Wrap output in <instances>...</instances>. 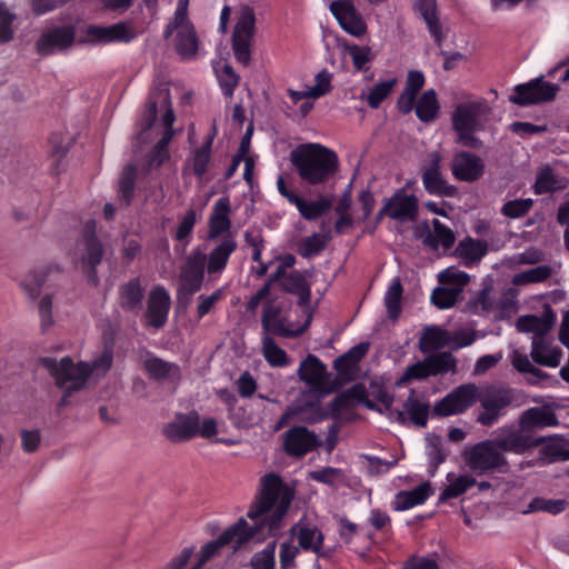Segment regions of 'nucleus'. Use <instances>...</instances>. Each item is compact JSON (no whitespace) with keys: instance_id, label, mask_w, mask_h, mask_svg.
Segmentation results:
<instances>
[{"instance_id":"7ed1b4c3","label":"nucleus","mask_w":569,"mask_h":569,"mask_svg":"<svg viewBox=\"0 0 569 569\" xmlns=\"http://www.w3.org/2000/svg\"><path fill=\"white\" fill-rule=\"evenodd\" d=\"M477 401L481 411L478 412L476 421L483 427H492L516 401V390L502 385L478 387Z\"/></svg>"},{"instance_id":"f8f14e48","label":"nucleus","mask_w":569,"mask_h":569,"mask_svg":"<svg viewBox=\"0 0 569 569\" xmlns=\"http://www.w3.org/2000/svg\"><path fill=\"white\" fill-rule=\"evenodd\" d=\"M158 104L166 108V111L162 116V123L167 130H173L172 124L174 122V113L171 107L170 93L167 88H157L148 97L147 100V110L143 113L141 119V130L138 134V138L141 139L143 133L147 132L154 123L157 118V108Z\"/></svg>"},{"instance_id":"2f4dec72","label":"nucleus","mask_w":569,"mask_h":569,"mask_svg":"<svg viewBox=\"0 0 569 569\" xmlns=\"http://www.w3.org/2000/svg\"><path fill=\"white\" fill-rule=\"evenodd\" d=\"M143 369L152 380H176L180 378V368L172 362L151 356L143 361Z\"/></svg>"},{"instance_id":"2eb2a0df","label":"nucleus","mask_w":569,"mask_h":569,"mask_svg":"<svg viewBox=\"0 0 569 569\" xmlns=\"http://www.w3.org/2000/svg\"><path fill=\"white\" fill-rule=\"evenodd\" d=\"M485 172L483 160L469 151H459L453 154L451 160V173L465 182H475L479 180Z\"/></svg>"},{"instance_id":"79ce46f5","label":"nucleus","mask_w":569,"mask_h":569,"mask_svg":"<svg viewBox=\"0 0 569 569\" xmlns=\"http://www.w3.org/2000/svg\"><path fill=\"white\" fill-rule=\"evenodd\" d=\"M119 303L126 310H133L141 306L143 299V289L138 278L131 279L119 289Z\"/></svg>"},{"instance_id":"58836bf2","label":"nucleus","mask_w":569,"mask_h":569,"mask_svg":"<svg viewBox=\"0 0 569 569\" xmlns=\"http://www.w3.org/2000/svg\"><path fill=\"white\" fill-rule=\"evenodd\" d=\"M113 361L112 346H104L102 352L91 363L78 362L73 363V368L86 371V382L92 373L104 376L111 368Z\"/></svg>"},{"instance_id":"c85d7f7f","label":"nucleus","mask_w":569,"mask_h":569,"mask_svg":"<svg viewBox=\"0 0 569 569\" xmlns=\"http://www.w3.org/2000/svg\"><path fill=\"white\" fill-rule=\"evenodd\" d=\"M558 423L556 413L546 407L529 408L520 417V427L526 431L557 426Z\"/></svg>"},{"instance_id":"774afa93","label":"nucleus","mask_w":569,"mask_h":569,"mask_svg":"<svg viewBox=\"0 0 569 569\" xmlns=\"http://www.w3.org/2000/svg\"><path fill=\"white\" fill-rule=\"evenodd\" d=\"M38 311L41 322V329L42 331H47L50 327L53 325V317H52V296L51 295H44L39 303H38Z\"/></svg>"},{"instance_id":"e2e57ef3","label":"nucleus","mask_w":569,"mask_h":569,"mask_svg":"<svg viewBox=\"0 0 569 569\" xmlns=\"http://www.w3.org/2000/svg\"><path fill=\"white\" fill-rule=\"evenodd\" d=\"M533 201L532 199H515L507 201L502 208L501 213L505 217L517 219L526 216L532 208Z\"/></svg>"},{"instance_id":"c9c22d12","label":"nucleus","mask_w":569,"mask_h":569,"mask_svg":"<svg viewBox=\"0 0 569 569\" xmlns=\"http://www.w3.org/2000/svg\"><path fill=\"white\" fill-rule=\"evenodd\" d=\"M440 111L437 92L433 89L426 90L417 100L415 112L417 118L425 123L433 122Z\"/></svg>"},{"instance_id":"4be33fe9","label":"nucleus","mask_w":569,"mask_h":569,"mask_svg":"<svg viewBox=\"0 0 569 569\" xmlns=\"http://www.w3.org/2000/svg\"><path fill=\"white\" fill-rule=\"evenodd\" d=\"M390 209V219L400 222L415 221L418 217V198L415 194H406L403 189L397 190L386 199Z\"/></svg>"},{"instance_id":"b1692460","label":"nucleus","mask_w":569,"mask_h":569,"mask_svg":"<svg viewBox=\"0 0 569 569\" xmlns=\"http://www.w3.org/2000/svg\"><path fill=\"white\" fill-rule=\"evenodd\" d=\"M556 322V315L550 308H547L541 317L535 315L521 316L516 321V328L519 332H531L535 337L546 338Z\"/></svg>"},{"instance_id":"3c124183","label":"nucleus","mask_w":569,"mask_h":569,"mask_svg":"<svg viewBox=\"0 0 569 569\" xmlns=\"http://www.w3.org/2000/svg\"><path fill=\"white\" fill-rule=\"evenodd\" d=\"M16 20L17 14L8 8L6 2H0V44H7L14 39Z\"/></svg>"},{"instance_id":"cd10ccee","label":"nucleus","mask_w":569,"mask_h":569,"mask_svg":"<svg viewBox=\"0 0 569 569\" xmlns=\"http://www.w3.org/2000/svg\"><path fill=\"white\" fill-rule=\"evenodd\" d=\"M561 355V350L557 347H551L547 338H532L530 356L537 365L556 368L560 363Z\"/></svg>"},{"instance_id":"4468645a","label":"nucleus","mask_w":569,"mask_h":569,"mask_svg":"<svg viewBox=\"0 0 569 569\" xmlns=\"http://www.w3.org/2000/svg\"><path fill=\"white\" fill-rule=\"evenodd\" d=\"M283 437V448L290 457L301 458L322 445L317 435L303 426L288 429Z\"/></svg>"},{"instance_id":"72a5a7b5","label":"nucleus","mask_w":569,"mask_h":569,"mask_svg":"<svg viewBox=\"0 0 569 569\" xmlns=\"http://www.w3.org/2000/svg\"><path fill=\"white\" fill-rule=\"evenodd\" d=\"M432 493L429 482H423L411 490L400 491L395 498L396 510H407L423 503Z\"/></svg>"},{"instance_id":"423d86ee","label":"nucleus","mask_w":569,"mask_h":569,"mask_svg":"<svg viewBox=\"0 0 569 569\" xmlns=\"http://www.w3.org/2000/svg\"><path fill=\"white\" fill-rule=\"evenodd\" d=\"M77 257L80 268L88 281L94 287L99 284L97 267L103 258V244L96 234V221L89 220L84 223L81 239L77 244Z\"/></svg>"},{"instance_id":"de8ad7c7","label":"nucleus","mask_w":569,"mask_h":569,"mask_svg":"<svg viewBox=\"0 0 569 569\" xmlns=\"http://www.w3.org/2000/svg\"><path fill=\"white\" fill-rule=\"evenodd\" d=\"M262 351L266 360L272 367H283L289 363L286 351L278 347L273 338L269 335H264L262 338Z\"/></svg>"},{"instance_id":"a19ab883","label":"nucleus","mask_w":569,"mask_h":569,"mask_svg":"<svg viewBox=\"0 0 569 569\" xmlns=\"http://www.w3.org/2000/svg\"><path fill=\"white\" fill-rule=\"evenodd\" d=\"M430 377L457 371V359L449 351L429 355L425 358Z\"/></svg>"},{"instance_id":"6ab92c4d","label":"nucleus","mask_w":569,"mask_h":569,"mask_svg":"<svg viewBox=\"0 0 569 569\" xmlns=\"http://www.w3.org/2000/svg\"><path fill=\"white\" fill-rule=\"evenodd\" d=\"M170 303V296L163 287L152 289L147 301L148 325L156 329L162 328L168 320Z\"/></svg>"},{"instance_id":"37998d69","label":"nucleus","mask_w":569,"mask_h":569,"mask_svg":"<svg viewBox=\"0 0 569 569\" xmlns=\"http://www.w3.org/2000/svg\"><path fill=\"white\" fill-rule=\"evenodd\" d=\"M426 441V453L429 459V472L431 476H433L438 467L446 461L448 452L445 449V445L440 436H428Z\"/></svg>"},{"instance_id":"393cba45","label":"nucleus","mask_w":569,"mask_h":569,"mask_svg":"<svg viewBox=\"0 0 569 569\" xmlns=\"http://www.w3.org/2000/svg\"><path fill=\"white\" fill-rule=\"evenodd\" d=\"M368 348V343H358L333 361V368L338 372L337 377L342 385L352 379L357 365L366 356Z\"/></svg>"},{"instance_id":"a211bd4d","label":"nucleus","mask_w":569,"mask_h":569,"mask_svg":"<svg viewBox=\"0 0 569 569\" xmlns=\"http://www.w3.org/2000/svg\"><path fill=\"white\" fill-rule=\"evenodd\" d=\"M207 254L199 249H194L186 258L180 268V286L200 290L204 280Z\"/></svg>"},{"instance_id":"13d9d810","label":"nucleus","mask_w":569,"mask_h":569,"mask_svg":"<svg viewBox=\"0 0 569 569\" xmlns=\"http://www.w3.org/2000/svg\"><path fill=\"white\" fill-rule=\"evenodd\" d=\"M568 502L563 499H546L541 497L533 498L528 505L526 512L546 511L551 515L562 512Z\"/></svg>"},{"instance_id":"4c0bfd02","label":"nucleus","mask_w":569,"mask_h":569,"mask_svg":"<svg viewBox=\"0 0 569 569\" xmlns=\"http://www.w3.org/2000/svg\"><path fill=\"white\" fill-rule=\"evenodd\" d=\"M293 204L297 207L302 218L308 221H313L325 216L331 209L332 201L327 197H320L318 200L308 202L299 196Z\"/></svg>"},{"instance_id":"c756f323","label":"nucleus","mask_w":569,"mask_h":569,"mask_svg":"<svg viewBox=\"0 0 569 569\" xmlns=\"http://www.w3.org/2000/svg\"><path fill=\"white\" fill-rule=\"evenodd\" d=\"M237 249V242L228 237L217 244L207 257V271L209 274L221 272L229 260L231 253Z\"/></svg>"},{"instance_id":"9b49d317","label":"nucleus","mask_w":569,"mask_h":569,"mask_svg":"<svg viewBox=\"0 0 569 569\" xmlns=\"http://www.w3.org/2000/svg\"><path fill=\"white\" fill-rule=\"evenodd\" d=\"M254 12L250 7L241 10L232 34V51L238 62L248 66L251 60V39L254 33Z\"/></svg>"},{"instance_id":"6e6552de","label":"nucleus","mask_w":569,"mask_h":569,"mask_svg":"<svg viewBox=\"0 0 569 569\" xmlns=\"http://www.w3.org/2000/svg\"><path fill=\"white\" fill-rule=\"evenodd\" d=\"M543 78L545 76H540L529 82L517 84L509 101L521 107L553 101L559 86L547 82Z\"/></svg>"},{"instance_id":"a878e982","label":"nucleus","mask_w":569,"mask_h":569,"mask_svg":"<svg viewBox=\"0 0 569 569\" xmlns=\"http://www.w3.org/2000/svg\"><path fill=\"white\" fill-rule=\"evenodd\" d=\"M313 273V268L303 272H290L281 281V288L286 292L297 295L299 297V306H307L311 298L310 283L307 281V277H311Z\"/></svg>"},{"instance_id":"69168bd1","label":"nucleus","mask_w":569,"mask_h":569,"mask_svg":"<svg viewBox=\"0 0 569 569\" xmlns=\"http://www.w3.org/2000/svg\"><path fill=\"white\" fill-rule=\"evenodd\" d=\"M430 377L426 360L418 361L405 370L403 375L397 381V386L408 383L412 380H423Z\"/></svg>"},{"instance_id":"e433bc0d","label":"nucleus","mask_w":569,"mask_h":569,"mask_svg":"<svg viewBox=\"0 0 569 569\" xmlns=\"http://www.w3.org/2000/svg\"><path fill=\"white\" fill-rule=\"evenodd\" d=\"M449 345V331L440 327H428L419 339V350L430 353Z\"/></svg>"},{"instance_id":"a18cd8bd","label":"nucleus","mask_w":569,"mask_h":569,"mask_svg":"<svg viewBox=\"0 0 569 569\" xmlns=\"http://www.w3.org/2000/svg\"><path fill=\"white\" fill-rule=\"evenodd\" d=\"M403 288L399 278H396L389 286L386 296L385 305L387 308L388 317L392 321H397L401 312Z\"/></svg>"},{"instance_id":"49530a36","label":"nucleus","mask_w":569,"mask_h":569,"mask_svg":"<svg viewBox=\"0 0 569 569\" xmlns=\"http://www.w3.org/2000/svg\"><path fill=\"white\" fill-rule=\"evenodd\" d=\"M216 133L217 129L216 126L213 124L211 134L208 137L206 142L194 151V154L190 160L192 171L199 178H201L207 171V166L210 161L211 146L216 137Z\"/></svg>"},{"instance_id":"473e14b6","label":"nucleus","mask_w":569,"mask_h":569,"mask_svg":"<svg viewBox=\"0 0 569 569\" xmlns=\"http://www.w3.org/2000/svg\"><path fill=\"white\" fill-rule=\"evenodd\" d=\"M488 252V243L485 240L467 237L455 249V254L463 260L465 266H471L481 260Z\"/></svg>"},{"instance_id":"4d7b16f0","label":"nucleus","mask_w":569,"mask_h":569,"mask_svg":"<svg viewBox=\"0 0 569 569\" xmlns=\"http://www.w3.org/2000/svg\"><path fill=\"white\" fill-rule=\"evenodd\" d=\"M541 459L547 463L569 460V449L561 441L551 440L540 449Z\"/></svg>"},{"instance_id":"aec40b11","label":"nucleus","mask_w":569,"mask_h":569,"mask_svg":"<svg viewBox=\"0 0 569 569\" xmlns=\"http://www.w3.org/2000/svg\"><path fill=\"white\" fill-rule=\"evenodd\" d=\"M200 417L197 411L178 415L172 422L163 428V435L172 442H181L192 439L199 429Z\"/></svg>"},{"instance_id":"f3484780","label":"nucleus","mask_w":569,"mask_h":569,"mask_svg":"<svg viewBox=\"0 0 569 569\" xmlns=\"http://www.w3.org/2000/svg\"><path fill=\"white\" fill-rule=\"evenodd\" d=\"M352 0H337L331 2L330 11L340 27L351 36L361 37L367 31V24L356 11Z\"/></svg>"},{"instance_id":"864d4df0","label":"nucleus","mask_w":569,"mask_h":569,"mask_svg":"<svg viewBox=\"0 0 569 569\" xmlns=\"http://www.w3.org/2000/svg\"><path fill=\"white\" fill-rule=\"evenodd\" d=\"M461 293V288L437 287L431 293L432 303L439 309L451 308Z\"/></svg>"},{"instance_id":"9d476101","label":"nucleus","mask_w":569,"mask_h":569,"mask_svg":"<svg viewBox=\"0 0 569 569\" xmlns=\"http://www.w3.org/2000/svg\"><path fill=\"white\" fill-rule=\"evenodd\" d=\"M477 385L463 383L438 401L433 407V412L439 417L463 413L477 402Z\"/></svg>"},{"instance_id":"5fc2aeb1","label":"nucleus","mask_w":569,"mask_h":569,"mask_svg":"<svg viewBox=\"0 0 569 569\" xmlns=\"http://www.w3.org/2000/svg\"><path fill=\"white\" fill-rule=\"evenodd\" d=\"M276 547L277 541L269 542L264 549L253 553L250 559V567L252 569H274L276 567Z\"/></svg>"},{"instance_id":"338daca9","label":"nucleus","mask_w":569,"mask_h":569,"mask_svg":"<svg viewBox=\"0 0 569 569\" xmlns=\"http://www.w3.org/2000/svg\"><path fill=\"white\" fill-rule=\"evenodd\" d=\"M332 73L326 69L318 72L315 77L316 84L309 88V93L313 99H318L331 90Z\"/></svg>"},{"instance_id":"ddd939ff","label":"nucleus","mask_w":569,"mask_h":569,"mask_svg":"<svg viewBox=\"0 0 569 569\" xmlns=\"http://www.w3.org/2000/svg\"><path fill=\"white\" fill-rule=\"evenodd\" d=\"M441 160V154L438 151H432L428 154L427 164L421 174L422 184L430 194L453 197L457 193V188L448 184L443 178Z\"/></svg>"},{"instance_id":"8fccbe9b","label":"nucleus","mask_w":569,"mask_h":569,"mask_svg":"<svg viewBox=\"0 0 569 569\" xmlns=\"http://www.w3.org/2000/svg\"><path fill=\"white\" fill-rule=\"evenodd\" d=\"M323 533L316 526H305L299 529L298 542L303 550L318 551L319 545H323Z\"/></svg>"},{"instance_id":"c03bdc74","label":"nucleus","mask_w":569,"mask_h":569,"mask_svg":"<svg viewBox=\"0 0 569 569\" xmlns=\"http://www.w3.org/2000/svg\"><path fill=\"white\" fill-rule=\"evenodd\" d=\"M137 168L133 164H127L119 177L118 181V191L121 201L124 202L126 207H128L131 203L134 188H136V180H137Z\"/></svg>"},{"instance_id":"dca6fc26","label":"nucleus","mask_w":569,"mask_h":569,"mask_svg":"<svg viewBox=\"0 0 569 569\" xmlns=\"http://www.w3.org/2000/svg\"><path fill=\"white\" fill-rule=\"evenodd\" d=\"M76 38L72 26L56 27L41 34L36 42L37 52L41 56L52 54L54 51L70 48Z\"/></svg>"},{"instance_id":"f257e3e1","label":"nucleus","mask_w":569,"mask_h":569,"mask_svg":"<svg viewBox=\"0 0 569 569\" xmlns=\"http://www.w3.org/2000/svg\"><path fill=\"white\" fill-rule=\"evenodd\" d=\"M293 498L295 490L283 482L280 476L274 472L264 475L260 479L258 495L247 512V517L251 520H258L270 511L271 515L251 527L243 518H240L216 540H211L202 547L198 559L200 565L204 566L222 547L233 541L236 542L234 550L240 548L243 543L257 537L266 526L268 527V533L273 535L280 528Z\"/></svg>"},{"instance_id":"09e8293b","label":"nucleus","mask_w":569,"mask_h":569,"mask_svg":"<svg viewBox=\"0 0 569 569\" xmlns=\"http://www.w3.org/2000/svg\"><path fill=\"white\" fill-rule=\"evenodd\" d=\"M552 273V269L548 264H540L529 270L521 271L513 277L512 282L516 286L528 283H537L547 280Z\"/></svg>"},{"instance_id":"0eeeda50","label":"nucleus","mask_w":569,"mask_h":569,"mask_svg":"<svg viewBox=\"0 0 569 569\" xmlns=\"http://www.w3.org/2000/svg\"><path fill=\"white\" fill-rule=\"evenodd\" d=\"M463 456L470 470L478 476L495 471L506 472L509 467L505 455L496 448L492 440L476 443Z\"/></svg>"},{"instance_id":"7c9ffc66","label":"nucleus","mask_w":569,"mask_h":569,"mask_svg":"<svg viewBox=\"0 0 569 569\" xmlns=\"http://www.w3.org/2000/svg\"><path fill=\"white\" fill-rule=\"evenodd\" d=\"M568 184V178L555 173L549 166H546L538 172L533 190L536 194H543L565 190Z\"/></svg>"},{"instance_id":"39448f33","label":"nucleus","mask_w":569,"mask_h":569,"mask_svg":"<svg viewBox=\"0 0 569 569\" xmlns=\"http://www.w3.org/2000/svg\"><path fill=\"white\" fill-rule=\"evenodd\" d=\"M41 366L54 378L56 386L64 390L58 403L59 409L69 406V398L73 392L86 386V371L73 368V361L69 357H63L60 361L46 357L41 359Z\"/></svg>"},{"instance_id":"412c9836","label":"nucleus","mask_w":569,"mask_h":569,"mask_svg":"<svg viewBox=\"0 0 569 569\" xmlns=\"http://www.w3.org/2000/svg\"><path fill=\"white\" fill-rule=\"evenodd\" d=\"M133 37V32L123 22L107 27L91 24L87 28V41L91 43H128Z\"/></svg>"},{"instance_id":"bb28decb","label":"nucleus","mask_w":569,"mask_h":569,"mask_svg":"<svg viewBox=\"0 0 569 569\" xmlns=\"http://www.w3.org/2000/svg\"><path fill=\"white\" fill-rule=\"evenodd\" d=\"M230 200L228 197H221L213 206L212 213L209 218L208 239L213 240L223 232H228L231 228L229 218Z\"/></svg>"},{"instance_id":"052dcab7","label":"nucleus","mask_w":569,"mask_h":569,"mask_svg":"<svg viewBox=\"0 0 569 569\" xmlns=\"http://www.w3.org/2000/svg\"><path fill=\"white\" fill-rule=\"evenodd\" d=\"M396 82L397 79L392 78L373 86L366 99L369 107L377 109L381 102L391 93Z\"/></svg>"},{"instance_id":"bf43d9fd","label":"nucleus","mask_w":569,"mask_h":569,"mask_svg":"<svg viewBox=\"0 0 569 569\" xmlns=\"http://www.w3.org/2000/svg\"><path fill=\"white\" fill-rule=\"evenodd\" d=\"M173 134L174 130L164 131L162 138L157 142L149 156L148 162L150 167H160L169 158L168 146Z\"/></svg>"},{"instance_id":"6e6d98bb","label":"nucleus","mask_w":569,"mask_h":569,"mask_svg":"<svg viewBox=\"0 0 569 569\" xmlns=\"http://www.w3.org/2000/svg\"><path fill=\"white\" fill-rule=\"evenodd\" d=\"M476 485V479L469 476H459L455 481H451L440 493L439 500L441 502L451 498H457L465 493L469 488Z\"/></svg>"},{"instance_id":"0e129e2a","label":"nucleus","mask_w":569,"mask_h":569,"mask_svg":"<svg viewBox=\"0 0 569 569\" xmlns=\"http://www.w3.org/2000/svg\"><path fill=\"white\" fill-rule=\"evenodd\" d=\"M347 51L352 59L355 69L358 71L367 70L368 62L373 59V54L369 47L352 44L347 48Z\"/></svg>"},{"instance_id":"5701e85b","label":"nucleus","mask_w":569,"mask_h":569,"mask_svg":"<svg viewBox=\"0 0 569 569\" xmlns=\"http://www.w3.org/2000/svg\"><path fill=\"white\" fill-rule=\"evenodd\" d=\"M496 448L503 455L505 452L522 453L526 450L538 447L543 443L545 438H533L528 435H523L520 431L512 430L503 437H497L491 439Z\"/></svg>"},{"instance_id":"f704fd0d","label":"nucleus","mask_w":569,"mask_h":569,"mask_svg":"<svg viewBox=\"0 0 569 569\" xmlns=\"http://www.w3.org/2000/svg\"><path fill=\"white\" fill-rule=\"evenodd\" d=\"M199 49V40L192 23L184 24L176 36V50L182 59H192Z\"/></svg>"},{"instance_id":"ea45409f","label":"nucleus","mask_w":569,"mask_h":569,"mask_svg":"<svg viewBox=\"0 0 569 569\" xmlns=\"http://www.w3.org/2000/svg\"><path fill=\"white\" fill-rule=\"evenodd\" d=\"M429 403L420 400L415 390H411L403 403V409L413 425L426 427L429 415Z\"/></svg>"},{"instance_id":"20e7f679","label":"nucleus","mask_w":569,"mask_h":569,"mask_svg":"<svg viewBox=\"0 0 569 569\" xmlns=\"http://www.w3.org/2000/svg\"><path fill=\"white\" fill-rule=\"evenodd\" d=\"M485 101H470L457 106L452 113V128L457 132V142L470 149H481L482 141L473 134L480 127L479 118L488 112Z\"/></svg>"},{"instance_id":"603ef678","label":"nucleus","mask_w":569,"mask_h":569,"mask_svg":"<svg viewBox=\"0 0 569 569\" xmlns=\"http://www.w3.org/2000/svg\"><path fill=\"white\" fill-rule=\"evenodd\" d=\"M329 239L330 236L313 232L311 236L302 239L298 248V253L303 258L317 256L325 249Z\"/></svg>"},{"instance_id":"680f3d73","label":"nucleus","mask_w":569,"mask_h":569,"mask_svg":"<svg viewBox=\"0 0 569 569\" xmlns=\"http://www.w3.org/2000/svg\"><path fill=\"white\" fill-rule=\"evenodd\" d=\"M469 274L465 271L458 270L456 267H449L441 271L438 276V280L441 284L451 286L450 288H461L469 282Z\"/></svg>"},{"instance_id":"1a4fd4ad","label":"nucleus","mask_w":569,"mask_h":569,"mask_svg":"<svg viewBox=\"0 0 569 569\" xmlns=\"http://www.w3.org/2000/svg\"><path fill=\"white\" fill-rule=\"evenodd\" d=\"M298 375L300 380L308 386L327 393L335 392L342 387V381L338 377L331 378L327 367L313 355H308L301 361Z\"/></svg>"},{"instance_id":"f03ea898","label":"nucleus","mask_w":569,"mask_h":569,"mask_svg":"<svg viewBox=\"0 0 569 569\" xmlns=\"http://www.w3.org/2000/svg\"><path fill=\"white\" fill-rule=\"evenodd\" d=\"M290 161L301 180L316 186L327 182L339 168L335 151L319 143H306L290 152Z\"/></svg>"}]
</instances>
